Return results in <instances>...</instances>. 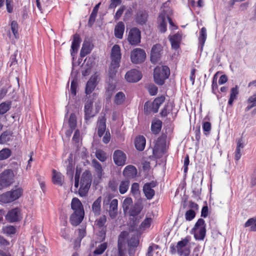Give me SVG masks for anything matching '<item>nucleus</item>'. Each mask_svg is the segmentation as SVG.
Segmentation results:
<instances>
[{"instance_id":"obj_1","label":"nucleus","mask_w":256,"mask_h":256,"mask_svg":"<svg viewBox=\"0 0 256 256\" xmlns=\"http://www.w3.org/2000/svg\"><path fill=\"white\" fill-rule=\"evenodd\" d=\"M121 52L120 46L118 44H114L111 50L110 64L108 68V76L113 79L114 78L120 66L121 60Z\"/></svg>"},{"instance_id":"obj_2","label":"nucleus","mask_w":256,"mask_h":256,"mask_svg":"<svg viewBox=\"0 0 256 256\" xmlns=\"http://www.w3.org/2000/svg\"><path fill=\"white\" fill-rule=\"evenodd\" d=\"M191 236H187L181 240L178 241L176 246L172 244L170 246V252L172 254L177 252L180 256H188L190 253V242Z\"/></svg>"},{"instance_id":"obj_3","label":"nucleus","mask_w":256,"mask_h":256,"mask_svg":"<svg viewBox=\"0 0 256 256\" xmlns=\"http://www.w3.org/2000/svg\"><path fill=\"white\" fill-rule=\"evenodd\" d=\"M170 74V70L168 66H157L154 72V82L160 86H162L164 84L165 80L168 78Z\"/></svg>"},{"instance_id":"obj_4","label":"nucleus","mask_w":256,"mask_h":256,"mask_svg":"<svg viewBox=\"0 0 256 256\" xmlns=\"http://www.w3.org/2000/svg\"><path fill=\"white\" fill-rule=\"evenodd\" d=\"M92 174L88 170L84 172L82 176L78 194L81 197L86 196L92 183Z\"/></svg>"},{"instance_id":"obj_5","label":"nucleus","mask_w":256,"mask_h":256,"mask_svg":"<svg viewBox=\"0 0 256 256\" xmlns=\"http://www.w3.org/2000/svg\"><path fill=\"white\" fill-rule=\"evenodd\" d=\"M192 233L194 237L198 240H204L206 234V224L204 220L202 218L198 220L194 228L192 230Z\"/></svg>"},{"instance_id":"obj_6","label":"nucleus","mask_w":256,"mask_h":256,"mask_svg":"<svg viewBox=\"0 0 256 256\" xmlns=\"http://www.w3.org/2000/svg\"><path fill=\"white\" fill-rule=\"evenodd\" d=\"M22 188H18L12 191L7 192L0 195V202L7 204L18 199L22 194Z\"/></svg>"},{"instance_id":"obj_7","label":"nucleus","mask_w":256,"mask_h":256,"mask_svg":"<svg viewBox=\"0 0 256 256\" xmlns=\"http://www.w3.org/2000/svg\"><path fill=\"white\" fill-rule=\"evenodd\" d=\"M14 174L11 170H4L0 174V190L10 186L14 182Z\"/></svg>"},{"instance_id":"obj_8","label":"nucleus","mask_w":256,"mask_h":256,"mask_svg":"<svg viewBox=\"0 0 256 256\" xmlns=\"http://www.w3.org/2000/svg\"><path fill=\"white\" fill-rule=\"evenodd\" d=\"M146 58V52L142 48H136L131 52L130 60L134 64H140L144 61Z\"/></svg>"},{"instance_id":"obj_9","label":"nucleus","mask_w":256,"mask_h":256,"mask_svg":"<svg viewBox=\"0 0 256 256\" xmlns=\"http://www.w3.org/2000/svg\"><path fill=\"white\" fill-rule=\"evenodd\" d=\"M140 32L136 28H132L128 34V40L131 45H137L140 42Z\"/></svg>"},{"instance_id":"obj_10","label":"nucleus","mask_w":256,"mask_h":256,"mask_svg":"<svg viewBox=\"0 0 256 256\" xmlns=\"http://www.w3.org/2000/svg\"><path fill=\"white\" fill-rule=\"evenodd\" d=\"M158 185L156 182L152 181L150 182L146 183L143 186L144 193L148 200H151L155 194V191L153 189Z\"/></svg>"},{"instance_id":"obj_11","label":"nucleus","mask_w":256,"mask_h":256,"mask_svg":"<svg viewBox=\"0 0 256 256\" xmlns=\"http://www.w3.org/2000/svg\"><path fill=\"white\" fill-rule=\"evenodd\" d=\"M6 219L10 222L20 221L22 219L20 210L16 208L9 210L6 216Z\"/></svg>"},{"instance_id":"obj_12","label":"nucleus","mask_w":256,"mask_h":256,"mask_svg":"<svg viewBox=\"0 0 256 256\" xmlns=\"http://www.w3.org/2000/svg\"><path fill=\"white\" fill-rule=\"evenodd\" d=\"M162 47L160 44H156L153 46L150 53V60L152 62L155 64L160 58L162 55Z\"/></svg>"},{"instance_id":"obj_13","label":"nucleus","mask_w":256,"mask_h":256,"mask_svg":"<svg viewBox=\"0 0 256 256\" xmlns=\"http://www.w3.org/2000/svg\"><path fill=\"white\" fill-rule=\"evenodd\" d=\"M142 77L141 72L135 69L128 72L125 75L126 80L130 82H136L139 81Z\"/></svg>"},{"instance_id":"obj_14","label":"nucleus","mask_w":256,"mask_h":256,"mask_svg":"<svg viewBox=\"0 0 256 256\" xmlns=\"http://www.w3.org/2000/svg\"><path fill=\"white\" fill-rule=\"evenodd\" d=\"M126 156V154L120 150L114 151L113 154V160L115 164L118 166L125 164Z\"/></svg>"},{"instance_id":"obj_15","label":"nucleus","mask_w":256,"mask_h":256,"mask_svg":"<svg viewBox=\"0 0 256 256\" xmlns=\"http://www.w3.org/2000/svg\"><path fill=\"white\" fill-rule=\"evenodd\" d=\"M81 42L82 40L79 34H76L73 36L70 49L71 55L72 56H74V54L77 53Z\"/></svg>"},{"instance_id":"obj_16","label":"nucleus","mask_w":256,"mask_h":256,"mask_svg":"<svg viewBox=\"0 0 256 256\" xmlns=\"http://www.w3.org/2000/svg\"><path fill=\"white\" fill-rule=\"evenodd\" d=\"M168 38L172 48L174 50L178 49L180 48L182 41V35L179 33H177L173 36H169Z\"/></svg>"},{"instance_id":"obj_17","label":"nucleus","mask_w":256,"mask_h":256,"mask_svg":"<svg viewBox=\"0 0 256 256\" xmlns=\"http://www.w3.org/2000/svg\"><path fill=\"white\" fill-rule=\"evenodd\" d=\"M123 174L127 178H133L136 176L137 170L134 166H127L123 171Z\"/></svg>"},{"instance_id":"obj_18","label":"nucleus","mask_w":256,"mask_h":256,"mask_svg":"<svg viewBox=\"0 0 256 256\" xmlns=\"http://www.w3.org/2000/svg\"><path fill=\"white\" fill-rule=\"evenodd\" d=\"M166 18V14L164 11L160 13L158 17V20L159 22L158 28L162 33H164L167 30Z\"/></svg>"},{"instance_id":"obj_19","label":"nucleus","mask_w":256,"mask_h":256,"mask_svg":"<svg viewBox=\"0 0 256 256\" xmlns=\"http://www.w3.org/2000/svg\"><path fill=\"white\" fill-rule=\"evenodd\" d=\"M71 208L74 212H79L81 214L84 213L83 206L80 200L77 198H74L72 199Z\"/></svg>"},{"instance_id":"obj_20","label":"nucleus","mask_w":256,"mask_h":256,"mask_svg":"<svg viewBox=\"0 0 256 256\" xmlns=\"http://www.w3.org/2000/svg\"><path fill=\"white\" fill-rule=\"evenodd\" d=\"M84 215V213L74 212L70 217L71 224L74 226L78 225L82 222Z\"/></svg>"},{"instance_id":"obj_21","label":"nucleus","mask_w":256,"mask_h":256,"mask_svg":"<svg viewBox=\"0 0 256 256\" xmlns=\"http://www.w3.org/2000/svg\"><path fill=\"white\" fill-rule=\"evenodd\" d=\"M93 102L91 100H88L84 105V118L88 121L90 118L93 117L94 114H92Z\"/></svg>"},{"instance_id":"obj_22","label":"nucleus","mask_w":256,"mask_h":256,"mask_svg":"<svg viewBox=\"0 0 256 256\" xmlns=\"http://www.w3.org/2000/svg\"><path fill=\"white\" fill-rule=\"evenodd\" d=\"M92 47L93 46L90 42L84 40L80 52V56L84 58L89 54L91 52Z\"/></svg>"},{"instance_id":"obj_23","label":"nucleus","mask_w":256,"mask_h":256,"mask_svg":"<svg viewBox=\"0 0 256 256\" xmlns=\"http://www.w3.org/2000/svg\"><path fill=\"white\" fill-rule=\"evenodd\" d=\"M97 78L96 76H92L87 82L85 92L86 94H90L95 88L96 86Z\"/></svg>"},{"instance_id":"obj_24","label":"nucleus","mask_w":256,"mask_h":256,"mask_svg":"<svg viewBox=\"0 0 256 256\" xmlns=\"http://www.w3.org/2000/svg\"><path fill=\"white\" fill-rule=\"evenodd\" d=\"M106 119L104 116L98 118V134L101 137L104 133L106 129Z\"/></svg>"},{"instance_id":"obj_25","label":"nucleus","mask_w":256,"mask_h":256,"mask_svg":"<svg viewBox=\"0 0 256 256\" xmlns=\"http://www.w3.org/2000/svg\"><path fill=\"white\" fill-rule=\"evenodd\" d=\"M118 200L117 199L112 200L110 204L109 214L112 218H114L118 214Z\"/></svg>"},{"instance_id":"obj_26","label":"nucleus","mask_w":256,"mask_h":256,"mask_svg":"<svg viewBox=\"0 0 256 256\" xmlns=\"http://www.w3.org/2000/svg\"><path fill=\"white\" fill-rule=\"evenodd\" d=\"M124 30V24L120 22L114 28V36L119 39H122L123 37V34Z\"/></svg>"},{"instance_id":"obj_27","label":"nucleus","mask_w":256,"mask_h":256,"mask_svg":"<svg viewBox=\"0 0 256 256\" xmlns=\"http://www.w3.org/2000/svg\"><path fill=\"white\" fill-rule=\"evenodd\" d=\"M148 14L145 10H139L136 14V22L140 24H143L146 23L147 20Z\"/></svg>"},{"instance_id":"obj_28","label":"nucleus","mask_w":256,"mask_h":256,"mask_svg":"<svg viewBox=\"0 0 256 256\" xmlns=\"http://www.w3.org/2000/svg\"><path fill=\"white\" fill-rule=\"evenodd\" d=\"M52 182L54 184L60 186H62L64 180L63 176L60 172H57L54 170H52Z\"/></svg>"},{"instance_id":"obj_29","label":"nucleus","mask_w":256,"mask_h":256,"mask_svg":"<svg viewBox=\"0 0 256 256\" xmlns=\"http://www.w3.org/2000/svg\"><path fill=\"white\" fill-rule=\"evenodd\" d=\"M134 143L136 148L140 151H142L145 148L146 139L144 136H138L136 138Z\"/></svg>"},{"instance_id":"obj_30","label":"nucleus","mask_w":256,"mask_h":256,"mask_svg":"<svg viewBox=\"0 0 256 256\" xmlns=\"http://www.w3.org/2000/svg\"><path fill=\"white\" fill-rule=\"evenodd\" d=\"M102 197L99 196L92 205V210L95 216H98L101 212Z\"/></svg>"},{"instance_id":"obj_31","label":"nucleus","mask_w":256,"mask_h":256,"mask_svg":"<svg viewBox=\"0 0 256 256\" xmlns=\"http://www.w3.org/2000/svg\"><path fill=\"white\" fill-rule=\"evenodd\" d=\"M92 165L94 168L98 177L101 178L103 174V170L101 164L96 159H93L92 160Z\"/></svg>"},{"instance_id":"obj_32","label":"nucleus","mask_w":256,"mask_h":256,"mask_svg":"<svg viewBox=\"0 0 256 256\" xmlns=\"http://www.w3.org/2000/svg\"><path fill=\"white\" fill-rule=\"evenodd\" d=\"M100 3H98L93 8L92 14L90 15V18L88 22V24L90 26H92L94 24L96 18L97 16L98 12L100 7Z\"/></svg>"},{"instance_id":"obj_33","label":"nucleus","mask_w":256,"mask_h":256,"mask_svg":"<svg viewBox=\"0 0 256 256\" xmlns=\"http://www.w3.org/2000/svg\"><path fill=\"white\" fill-rule=\"evenodd\" d=\"M142 209V206L141 204L136 203L130 210L129 213L131 216H136L138 215Z\"/></svg>"},{"instance_id":"obj_34","label":"nucleus","mask_w":256,"mask_h":256,"mask_svg":"<svg viewBox=\"0 0 256 256\" xmlns=\"http://www.w3.org/2000/svg\"><path fill=\"white\" fill-rule=\"evenodd\" d=\"M162 126V122L160 120L152 122L151 126V130L153 134H156L160 132Z\"/></svg>"},{"instance_id":"obj_35","label":"nucleus","mask_w":256,"mask_h":256,"mask_svg":"<svg viewBox=\"0 0 256 256\" xmlns=\"http://www.w3.org/2000/svg\"><path fill=\"white\" fill-rule=\"evenodd\" d=\"M206 28L203 27L200 30V36L198 37L199 44L201 46V50L202 49V48L205 42L206 39Z\"/></svg>"},{"instance_id":"obj_36","label":"nucleus","mask_w":256,"mask_h":256,"mask_svg":"<svg viewBox=\"0 0 256 256\" xmlns=\"http://www.w3.org/2000/svg\"><path fill=\"white\" fill-rule=\"evenodd\" d=\"M12 132L10 130L3 132L0 136V144H4L10 140Z\"/></svg>"},{"instance_id":"obj_37","label":"nucleus","mask_w":256,"mask_h":256,"mask_svg":"<svg viewBox=\"0 0 256 256\" xmlns=\"http://www.w3.org/2000/svg\"><path fill=\"white\" fill-rule=\"evenodd\" d=\"M124 242L122 238H121V234L118 240V256H126L124 252Z\"/></svg>"},{"instance_id":"obj_38","label":"nucleus","mask_w":256,"mask_h":256,"mask_svg":"<svg viewBox=\"0 0 256 256\" xmlns=\"http://www.w3.org/2000/svg\"><path fill=\"white\" fill-rule=\"evenodd\" d=\"M238 94V90L237 86L231 88L230 98L228 102V104L229 105L232 106V104L234 100L237 98V96Z\"/></svg>"},{"instance_id":"obj_39","label":"nucleus","mask_w":256,"mask_h":256,"mask_svg":"<svg viewBox=\"0 0 256 256\" xmlns=\"http://www.w3.org/2000/svg\"><path fill=\"white\" fill-rule=\"evenodd\" d=\"M244 226L249 227L250 231L256 232V218H252L248 219L245 223Z\"/></svg>"},{"instance_id":"obj_40","label":"nucleus","mask_w":256,"mask_h":256,"mask_svg":"<svg viewBox=\"0 0 256 256\" xmlns=\"http://www.w3.org/2000/svg\"><path fill=\"white\" fill-rule=\"evenodd\" d=\"M126 96L124 94L123 92H120L116 94L114 98V102L117 105H120L124 102Z\"/></svg>"},{"instance_id":"obj_41","label":"nucleus","mask_w":256,"mask_h":256,"mask_svg":"<svg viewBox=\"0 0 256 256\" xmlns=\"http://www.w3.org/2000/svg\"><path fill=\"white\" fill-rule=\"evenodd\" d=\"M2 232L8 236H10L16 232V228L12 226H4L2 228Z\"/></svg>"},{"instance_id":"obj_42","label":"nucleus","mask_w":256,"mask_h":256,"mask_svg":"<svg viewBox=\"0 0 256 256\" xmlns=\"http://www.w3.org/2000/svg\"><path fill=\"white\" fill-rule=\"evenodd\" d=\"M10 29L16 38H19L18 33V24L15 20H12L10 23Z\"/></svg>"},{"instance_id":"obj_43","label":"nucleus","mask_w":256,"mask_h":256,"mask_svg":"<svg viewBox=\"0 0 256 256\" xmlns=\"http://www.w3.org/2000/svg\"><path fill=\"white\" fill-rule=\"evenodd\" d=\"M129 184L130 182L128 180H123L121 182L119 187V191L121 194H124L127 192L129 188Z\"/></svg>"},{"instance_id":"obj_44","label":"nucleus","mask_w":256,"mask_h":256,"mask_svg":"<svg viewBox=\"0 0 256 256\" xmlns=\"http://www.w3.org/2000/svg\"><path fill=\"white\" fill-rule=\"evenodd\" d=\"M10 102H4L0 104V114H6L10 108Z\"/></svg>"},{"instance_id":"obj_45","label":"nucleus","mask_w":256,"mask_h":256,"mask_svg":"<svg viewBox=\"0 0 256 256\" xmlns=\"http://www.w3.org/2000/svg\"><path fill=\"white\" fill-rule=\"evenodd\" d=\"M11 155V151L8 148H3L0 151V160L8 158Z\"/></svg>"},{"instance_id":"obj_46","label":"nucleus","mask_w":256,"mask_h":256,"mask_svg":"<svg viewBox=\"0 0 256 256\" xmlns=\"http://www.w3.org/2000/svg\"><path fill=\"white\" fill-rule=\"evenodd\" d=\"M140 185L137 182H134L132 185L130 191L132 195L134 196H138L140 194Z\"/></svg>"},{"instance_id":"obj_47","label":"nucleus","mask_w":256,"mask_h":256,"mask_svg":"<svg viewBox=\"0 0 256 256\" xmlns=\"http://www.w3.org/2000/svg\"><path fill=\"white\" fill-rule=\"evenodd\" d=\"M96 156L98 160H99L102 162H104L106 160V152L101 150H96Z\"/></svg>"},{"instance_id":"obj_48","label":"nucleus","mask_w":256,"mask_h":256,"mask_svg":"<svg viewBox=\"0 0 256 256\" xmlns=\"http://www.w3.org/2000/svg\"><path fill=\"white\" fill-rule=\"evenodd\" d=\"M68 124L70 127L71 128V130L72 131L74 130L76 126V118L74 114L72 113L70 114Z\"/></svg>"},{"instance_id":"obj_49","label":"nucleus","mask_w":256,"mask_h":256,"mask_svg":"<svg viewBox=\"0 0 256 256\" xmlns=\"http://www.w3.org/2000/svg\"><path fill=\"white\" fill-rule=\"evenodd\" d=\"M107 248V244L106 242L100 244L94 250V255H98L102 254L106 250Z\"/></svg>"},{"instance_id":"obj_50","label":"nucleus","mask_w":256,"mask_h":256,"mask_svg":"<svg viewBox=\"0 0 256 256\" xmlns=\"http://www.w3.org/2000/svg\"><path fill=\"white\" fill-rule=\"evenodd\" d=\"M172 109L170 105L168 104L164 106L160 114L162 116L166 117L172 111Z\"/></svg>"},{"instance_id":"obj_51","label":"nucleus","mask_w":256,"mask_h":256,"mask_svg":"<svg viewBox=\"0 0 256 256\" xmlns=\"http://www.w3.org/2000/svg\"><path fill=\"white\" fill-rule=\"evenodd\" d=\"M132 203V198H125L123 202L122 208L124 210L126 211L129 209L130 206Z\"/></svg>"},{"instance_id":"obj_52","label":"nucleus","mask_w":256,"mask_h":256,"mask_svg":"<svg viewBox=\"0 0 256 256\" xmlns=\"http://www.w3.org/2000/svg\"><path fill=\"white\" fill-rule=\"evenodd\" d=\"M106 221V218L104 215H103L96 221V224L98 227L102 228L104 225Z\"/></svg>"},{"instance_id":"obj_53","label":"nucleus","mask_w":256,"mask_h":256,"mask_svg":"<svg viewBox=\"0 0 256 256\" xmlns=\"http://www.w3.org/2000/svg\"><path fill=\"white\" fill-rule=\"evenodd\" d=\"M202 129L206 135H208L211 130V124L210 122H206L202 124Z\"/></svg>"},{"instance_id":"obj_54","label":"nucleus","mask_w":256,"mask_h":256,"mask_svg":"<svg viewBox=\"0 0 256 256\" xmlns=\"http://www.w3.org/2000/svg\"><path fill=\"white\" fill-rule=\"evenodd\" d=\"M77 80L76 79H73L71 82L70 92L72 94L76 96V94Z\"/></svg>"},{"instance_id":"obj_55","label":"nucleus","mask_w":256,"mask_h":256,"mask_svg":"<svg viewBox=\"0 0 256 256\" xmlns=\"http://www.w3.org/2000/svg\"><path fill=\"white\" fill-rule=\"evenodd\" d=\"M196 216V213L194 210H190L186 212L185 217L186 219L188 220H191Z\"/></svg>"},{"instance_id":"obj_56","label":"nucleus","mask_w":256,"mask_h":256,"mask_svg":"<svg viewBox=\"0 0 256 256\" xmlns=\"http://www.w3.org/2000/svg\"><path fill=\"white\" fill-rule=\"evenodd\" d=\"M148 92L151 96H155L157 94L158 89V88L154 84H150L148 87Z\"/></svg>"},{"instance_id":"obj_57","label":"nucleus","mask_w":256,"mask_h":256,"mask_svg":"<svg viewBox=\"0 0 256 256\" xmlns=\"http://www.w3.org/2000/svg\"><path fill=\"white\" fill-rule=\"evenodd\" d=\"M151 222V218H146L140 224V227L144 228H148L150 227Z\"/></svg>"},{"instance_id":"obj_58","label":"nucleus","mask_w":256,"mask_h":256,"mask_svg":"<svg viewBox=\"0 0 256 256\" xmlns=\"http://www.w3.org/2000/svg\"><path fill=\"white\" fill-rule=\"evenodd\" d=\"M216 74L212 82V92L216 94V91L218 89V85L217 84V78H216Z\"/></svg>"},{"instance_id":"obj_59","label":"nucleus","mask_w":256,"mask_h":256,"mask_svg":"<svg viewBox=\"0 0 256 256\" xmlns=\"http://www.w3.org/2000/svg\"><path fill=\"white\" fill-rule=\"evenodd\" d=\"M124 9H125L124 6H120L119 8V9L117 10V12H116V14L114 16V18L116 20H118L120 18V16H122V14L124 12Z\"/></svg>"},{"instance_id":"obj_60","label":"nucleus","mask_w":256,"mask_h":256,"mask_svg":"<svg viewBox=\"0 0 256 256\" xmlns=\"http://www.w3.org/2000/svg\"><path fill=\"white\" fill-rule=\"evenodd\" d=\"M152 103L149 102H146L144 105V112L146 114H150L151 112H152Z\"/></svg>"},{"instance_id":"obj_61","label":"nucleus","mask_w":256,"mask_h":256,"mask_svg":"<svg viewBox=\"0 0 256 256\" xmlns=\"http://www.w3.org/2000/svg\"><path fill=\"white\" fill-rule=\"evenodd\" d=\"M138 243V240L136 238H134L129 240L128 244L131 247H136Z\"/></svg>"},{"instance_id":"obj_62","label":"nucleus","mask_w":256,"mask_h":256,"mask_svg":"<svg viewBox=\"0 0 256 256\" xmlns=\"http://www.w3.org/2000/svg\"><path fill=\"white\" fill-rule=\"evenodd\" d=\"M42 4L46 8H50L53 6L52 0H42Z\"/></svg>"},{"instance_id":"obj_63","label":"nucleus","mask_w":256,"mask_h":256,"mask_svg":"<svg viewBox=\"0 0 256 256\" xmlns=\"http://www.w3.org/2000/svg\"><path fill=\"white\" fill-rule=\"evenodd\" d=\"M12 3V0H6V10L9 13H12L13 10V6Z\"/></svg>"},{"instance_id":"obj_64","label":"nucleus","mask_w":256,"mask_h":256,"mask_svg":"<svg viewBox=\"0 0 256 256\" xmlns=\"http://www.w3.org/2000/svg\"><path fill=\"white\" fill-rule=\"evenodd\" d=\"M247 102H253L256 106V92L248 98Z\"/></svg>"}]
</instances>
